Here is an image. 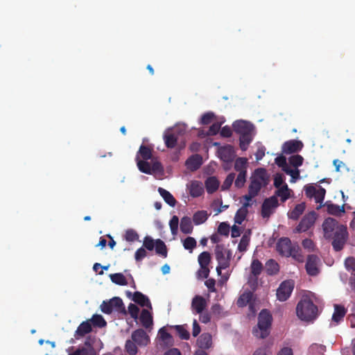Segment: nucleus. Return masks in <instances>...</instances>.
Returning a JSON list of instances; mask_svg holds the SVG:
<instances>
[{
  "label": "nucleus",
  "instance_id": "f3484780",
  "mask_svg": "<svg viewBox=\"0 0 355 355\" xmlns=\"http://www.w3.org/2000/svg\"><path fill=\"white\" fill-rule=\"evenodd\" d=\"M263 269L262 263L257 259H253L250 264V280L253 279V285L257 284L258 277Z\"/></svg>",
  "mask_w": 355,
  "mask_h": 355
},
{
  "label": "nucleus",
  "instance_id": "f8f14e48",
  "mask_svg": "<svg viewBox=\"0 0 355 355\" xmlns=\"http://www.w3.org/2000/svg\"><path fill=\"white\" fill-rule=\"evenodd\" d=\"M338 221L331 217L326 218L322 223V230L324 232V236L326 239H330L332 234L336 231L338 226Z\"/></svg>",
  "mask_w": 355,
  "mask_h": 355
},
{
  "label": "nucleus",
  "instance_id": "aec40b11",
  "mask_svg": "<svg viewBox=\"0 0 355 355\" xmlns=\"http://www.w3.org/2000/svg\"><path fill=\"white\" fill-rule=\"evenodd\" d=\"M132 300L141 306H146L152 309V305L148 297L139 291L134 293Z\"/></svg>",
  "mask_w": 355,
  "mask_h": 355
},
{
  "label": "nucleus",
  "instance_id": "0e129e2a",
  "mask_svg": "<svg viewBox=\"0 0 355 355\" xmlns=\"http://www.w3.org/2000/svg\"><path fill=\"white\" fill-rule=\"evenodd\" d=\"M164 168L162 164L158 161H153L150 165V174L163 172Z\"/></svg>",
  "mask_w": 355,
  "mask_h": 355
},
{
  "label": "nucleus",
  "instance_id": "72a5a7b5",
  "mask_svg": "<svg viewBox=\"0 0 355 355\" xmlns=\"http://www.w3.org/2000/svg\"><path fill=\"white\" fill-rule=\"evenodd\" d=\"M164 143L167 148H173L178 141V136L173 132H168L164 136Z\"/></svg>",
  "mask_w": 355,
  "mask_h": 355
},
{
  "label": "nucleus",
  "instance_id": "a19ab883",
  "mask_svg": "<svg viewBox=\"0 0 355 355\" xmlns=\"http://www.w3.org/2000/svg\"><path fill=\"white\" fill-rule=\"evenodd\" d=\"M141 157L144 160H148L152 158V149L146 146L141 145L139 149L138 155Z\"/></svg>",
  "mask_w": 355,
  "mask_h": 355
},
{
  "label": "nucleus",
  "instance_id": "e433bc0d",
  "mask_svg": "<svg viewBox=\"0 0 355 355\" xmlns=\"http://www.w3.org/2000/svg\"><path fill=\"white\" fill-rule=\"evenodd\" d=\"M155 250L157 254L166 258L167 257V248L164 242L158 239L155 240Z\"/></svg>",
  "mask_w": 355,
  "mask_h": 355
},
{
  "label": "nucleus",
  "instance_id": "f704fd0d",
  "mask_svg": "<svg viewBox=\"0 0 355 355\" xmlns=\"http://www.w3.org/2000/svg\"><path fill=\"white\" fill-rule=\"evenodd\" d=\"M208 218L207 211L202 210L196 211L193 216V221L195 225H199L204 223Z\"/></svg>",
  "mask_w": 355,
  "mask_h": 355
},
{
  "label": "nucleus",
  "instance_id": "6ab92c4d",
  "mask_svg": "<svg viewBox=\"0 0 355 355\" xmlns=\"http://www.w3.org/2000/svg\"><path fill=\"white\" fill-rule=\"evenodd\" d=\"M198 349H208L212 347V337L209 333L202 334L197 339Z\"/></svg>",
  "mask_w": 355,
  "mask_h": 355
},
{
  "label": "nucleus",
  "instance_id": "69168bd1",
  "mask_svg": "<svg viewBox=\"0 0 355 355\" xmlns=\"http://www.w3.org/2000/svg\"><path fill=\"white\" fill-rule=\"evenodd\" d=\"M220 125L221 124L216 122V123H213L209 128V130L207 131V135L208 136H214V135H216V134H218V132H219L220 129Z\"/></svg>",
  "mask_w": 355,
  "mask_h": 355
},
{
  "label": "nucleus",
  "instance_id": "680f3d73",
  "mask_svg": "<svg viewBox=\"0 0 355 355\" xmlns=\"http://www.w3.org/2000/svg\"><path fill=\"white\" fill-rule=\"evenodd\" d=\"M218 233L221 235L228 236L230 233V225L225 222L220 223L218 227Z\"/></svg>",
  "mask_w": 355,
  "mask_h": 355
},
{
  "label": "nucleus",
  "instance_id": "473e14b6",
  "mask_svg": "<svg viewBox=\"0 0 355 355\" xmlns=\"http://www.w3.org/2000/svg\"><path fill=\"white\" fill-rule=\"evenodd\" d=\"M158 192L168 205L171 207H174L177 201L169 191L159 187L158 189Z\"/></svg>",
  "mask_w": 355,
  "mask_h": 355
},
{
  "label": "nucleus",
  "instance_id": "09e8293b",
  "mask_svg": "<svg viewBox=\"0 0 355 355\" xmlns=\"http://www.w3.org/2000/svg\"><path fill=\"white\" fill-rule=\"evenodd\" d=\"M248 213V211H245L241 208H239L234 216V222L235 223H237L239 225L242 224V223L245 219L247 214Z\"/></svg>",
  "mask_w": 355,
  "mask_h": 355
},
{
  "label": "nucleus",
  "instance_id": "4c0bfd02",
  "mask_svg": "<svg viewBox=\"0 0 355 355\" xmlns=\"http://www.w3.org/2000/svg\"><path fill=\"white\" fill-rule=\"evenodd\" d=\"M248 159L245 157H238L235 160L234 169L238 173L247 172Z\"/></svg>",
  "mask_w": 355,
  "mask_h": 355
},
{
  "label": "nucleus",
  "instance_id": "58836bf2",
  "mask_svg": "<svg viewBox=\"0 0 355 355\" xmlns=\"http://www.w3.org/2000/svg\"><path fill=\"white\" fill-rule=\"evenodd\" d=\"M110 277L111 281L117 285L125 286L128 284L125 277L121 272L111 274Z\"/></svg>",
  "mask_w": 355,
  "mask_h": 355
},
{
  "label": "nucleus",
  "instance_id": "dca6fc26",
  "mask_svg": "<svg viewBox=\"0 0 355 355\" xmlns=\"http://www.w3.org/2000/svg\"><path fill=\"white\" fill-rule=\"evenodd\" d=\"M302 148L303 144L301 141L289 140L283 144L282 152L285 154H291L301 150Z\"/></svg>",
  "mask_w": 355,
  "mask_h": 355
},
{
  "label": "nucleus",
  "instance_id": "5fc2aeb1",
  "mask_svg": "<svg viewBox=\"0 0 355 355\" xmlns=\"http://www.w3.org/2000/svg\"><path fill=\"white\" fill-rule=\"evenodd\" d=\"M325 194L326 190L322 187H319V188L317 189L315 195L313 198L315 202L322 204L324 199Z\"/></svg>",
  "mask_w": 355,
  "mask_h": 355
},
{
  "label": "nucleus",
  "instance_id": "7ed1b4c3",
  "mask_svg": "<svg viewBox=\"0 0 355 355\" xmlns=\"http://www.w3.org/2000/svg\"><path fill=\"white\" fill-rule=\"evenodd\" d=\"M272 318L269 311L263 309L259 314L257 327L252 330L253 335L259 338H265L270 334Z\"/></svg>",
  "mask_w": 355,
  "mask_h": 355
},
{
  "label": "nucleus",
  "instance_id": "cd10ccee",
  "mask_svg": "<svg viewBox=\"0 0 355 355\" xmlns=\"http://www.w3.org/2000/svg\"><path fill=\"white\" fill-rule=\"evenodd\" d=\"M204 193V189L202 184L198 181H193L189 188V193L192 197L197 198Z\"/></svg>",
  "mask_w": 355,
  "mask_h": 355
},
{
  "label": "nucleus",
  "instance_id": "39448f33",
  "mask_svg": "<svg viewBox=\"0 0 355 355\" xmlns=\"http://www.w3.org/2000/svg\"><path fill=\"white\" fill-rule=\"evenodd\" d=\"M349 238V234L346 225H340L337 227L336 231L332 234V237L330 239L332 240L331 245L333 249L336 252L342 250Z\"/></svg>",
  "mask_w": 355,
  "mask_h": 355
},
{
  "label": "nucleus",
  "instance_id": "20e7f679",
  "mask_svg": "<svg viewBox=\"0 0 355 355\" xmlns=\"http://www.w3.org/2000/svg\"><path fill=\"white\" fill-rule=\"evenodd\" d=\"M268 180L267 172L265 168H259L255 169L253 175L250 178L248 191L257 196L261 188L268 184Z\"/></svg>",
  "mask_w": 355,
  "mask_h": 355
},
{
  "label": "nucleus",
  "instance_id": "6e6552de",
  "mask_svg": "<svg viewBox=\"0 0 355 355\" xmlns=\"http://www.w3.org/2000/svg\"><path fill=\"white\" fill-rule=\"evenodd\" d=\"M214 254L218 264H222L225 267L230 266L232 255L230 250L227 249L223 244H218L215 247Z\"/></svg>",
  "mask_w": 355,
  "mask_h": 355
},
{
  "label": "nucleus",
  "instance_id": "0eeeda50",
  "mask_svg": "<svg viewBox=\"0 0 355 355\" xmlns=\"http://www.w3.org/2000/svg\"><path fill=\"white\" fill-rule=\"evenodd\" d=\"M317 219V214L314 211H310L306 214L299 224L296 226V227L293 230L294 233H302L305 232L309 230L311 227H312Z\"/></svg>",
  "mask_w": 355,
  "mask_h": 355
},
{
  "label": "nucleus",
  "instance_id": "ddd939ff",
  "mask_svg": "<svg viewBox=\"0 0 355 355\" xmlns=\"http://www.w3.org/2000/svg\"><path fill=\"white\" fill-rule=\"evenodd\" d=\"M218 153L220 159L225 162H232L236 156L234 148L231 145L220 147Z\"/></svg>",
  "mask_w": 355,
  "mask_h": 355
},
{
  "label": "nucleus",
  "instance_id": "338daca9",
  "mask_svg": "<svg viewBox=\"0 0 355 355\" xmlns=\"http://www.w3.org/2000/svg\"><path fill=\"white\" fill-rule=\"evenodd\" d=\"M147 256V252L144 247L137 250L135 254V258L137 261H140Z\"/></svg>",
  "mask_w": 355,
  "mask_h": 355
},
{
  "label": "nucleus",
  "instance_id": "e2e57ef3",
  "mask_svg": "<svg viewBox=\"0 0 355 355\" xmlns=\"http://www.w3.org/2000/svg\"><path fill=\"white\" fill-rule=\"evenodd\" d=\"M302 245L303 248L309 252H313L315 250V244L310 239H305L302 241Z\"/></svg>",
  "mask_w": 355,
  "mask_h": 355
},
{
  "label": "nucleus",
  "instance_id": "f03ea898",
  "mask_svg": "<svg viewBox=\"0 0 355 355\" xmlns=\"http://www.w3.org/2000/svg\"><path fill=\"white\" fill-rule=\"evenodd\" d=\"M297 317L304 321H313L319 314L318 306L308 297H303L296 306Z\"/></svg>",
  "mask_w": 355,
  "mask_h": 355
},
{
  "label": "nucleus",
  "instance_id": "1a4fd4ad",
  "mask_svg": "<svg viewBox=\"0 0 355 355\" xmlns=\"http://www.w3.org/2000/svg\"><path fill=\"white\" fill-rule=\"evenodd\" d=\"M279 206L278 199L275 196L266 198L261 205V214L263 218H268Z\"/></svg>",
  "mask_w": 355,
  "mask_h": 355
},
{
  "label": "nucleus",
  "instance_id": "bf43d9fd",
  "mask_svg": "<svg viewBox=\"0 0 355 355\" xmlns=\"http://www.w3.org/2000/svg\"><path fill=\"white\" fill-rule=\"evenodd\" d=\"M179 218L177 216H173L169 221V226L173 234H175L178 230Z\"/></svg>",
  "mask_w": 355,
  "mask_h": 355
},
{
  "label": "nucleus",
  "instance_id": "603ef678",
  "mask_svg": "<svg viewBox=\"0 0 355 355\" xmlns=\"http://www.w3.org/2000/svg\"><path fill=\"white\" fill-rule=\"evenodd\" d=\"M175 329L180 336V338L182 340H189L190 338V334L189 331L182 325H176Z\"/></svg>",
  "mask_w": 355,
  "mask_h": 355
},
{
  "label": "nucleus",
  "instance_id": "13d9d810",
  "mask_svg": "<svg viewBox=\"0 0 355 355\" xmlns=\"http://www.w3.org/2000/svg\"><path fill=\"white\" fill-rule=\"evenodd\" d=\"M155 245V240L153 239L150 236H146L144 239L143 246L148 250H153Z\"/></svg>",
  "mask_w": 355,
  "mask_h": 355
},
{
  "label": "nucleus",
  "instance_id": "774afa93",
  "mask_svg": "<svg viewBox=\"0 0 355 355\" xmlns=\"http://www.w3.org/2000/svg\"><path fill=\"white\" fill-rule=\"evenodd\" d=\"M345 266L347 270H352L355 272V258L353 257H347L345 261Z\"/></svg>",
  "mask_w": 355,
  "mask_h": 355
},
{
  "label": "nucleus",
  "instance_id": "052dcab7",
  "mask_svg": "<svg viewBox=\"0 0 355 355\" xmlns=\"http://www.w3.org/2000/svg\"><path fill=\"white\" fill-rule=\"evenodd\" d=\"M305 195L309 198H314L317 189L312 184H306L304 188Z\"/></svg>",
  "mask_w": 355,
  "mask_h": 355
},
{
  "label": "nucleus",
  "instance_id": "37998d69",
  "mask_svg": "<svg viewBox=\"0 0 355 355\" xmlns=\"http://www.w3.org/2000/svg\"><path fill=\"white\" fill-rule=\"evenodd\" d=\"M89 321H90L91 324H93L94 327H100V328L104 327L107 324V322L104 320L103 316L101 315H98V314H94Z\"/></svg>",
  "mask_w": 355,
  "mask_h": 355
},
{
  "label": "nucleus",
  "instance_id": "423d86ee",
  "mask_svg": "<svg viewBox=\"0 0 355 355\" xmlns=\"http://www.w3.org/2000/svg\"><path fill=\"white\" fill-rule=\"evenodd\" d=\"M101 310L106 314H110L113 311L126 314L124 304L119 297H114L109 301H103L101 305Z\"/></svg>",
  "mask_w": 355,
  "mask_h": 355
},
{
  "label": "nucleus",
  "instance_id": "c03bdc74",
  "mask_svg": "<svg viewBox=\"0 0 355 355\" xmlns=\"http://www.w3.org/2000/svg\"><path fill=\"white\" fill-rule=\"evenodd\" d=\"M252 299V293L250 292L243 293L237 300V305L240 307L245 306Z\"/></svg>",
  "mask_w": 355,
  "mask_h": 355
},
{
  "label": "nucleus",
  "instance_id": "f257e3e1",
  "mask_svg": "<svg viewBox=\"0 0 355 355\" xmlns=\"http://www.w3.org/2000/svg\"><path fill=\"white\" fill-rule=\"evenodd\" d=\"M234 131L239 135V146L242 150H246L252 141L254 126L249 121L237 120L232 124Z\"/></svg>",
  "mask_w": 355,
  "mask_h": 355
},
{
  "label": "nucleus",
  "instance_id": "4d7b16f0",
  "mask_svg": "<svg viewBox=\"0 0 355 355\" xmlns=\"http://www.w3.org/2000/svg\"><path fill=\"white\" fill-rule=\"evenodd\" d=\"M125 239L127 241L133 242L139 239V235L135 230L129 229L125 232Z\"/></svg>",
  "mask_w": 355,
  "mask_h": 355
},
{
  "label": "nucleus",
  "instance_id": "bb28decb",
  "mask_svg": "<svg viewBox=\"0 0 355 355\" xmlns=\"http://www.w3.org/2000/svg\"><path fill=\"white\" fill-rule=\"evenodd\" d=\"M347 313L346 309L344 306L335 304L334 305V312L332 315V321L338 323L340 322L343 318L345 317Z\"/></svg>",
  "mask_w": 355,
  "mask_h": 355
},
{
  "label": "nucleus",
  "instance_id": "a878e982",
  "mask_svg": "<svg viewBox=\"0 0 355 355\" xmlns=\"http://www.w3.org/2000/svg\"><path fill=\"white\" fill-rule=\"evenodd\" d=\"M292 191L288 188L286 184H284L282 187L275 191V196L277 198H280L282 202H286L291 197V192Z\"/></svg>",
  "mask_w": 355,
  "mask_h": 355
},
{
  "label": "nucleus",
  "instance_id": "c756f323",
  "mask_svg": "<svg viewBox=\"0 0 355 355\" xmlns=\"http://www.w3.org/2000/svg\"><path fill=\"white\" fill-rule=\"evenodd\" d=\"M92 331V324L89 320L80 323L76 331V335L83 337Z\"/></svg>",
  "mask_w": 355,
  "mask_h": 355
},
{
  "label": "nucleus",
  "instance_id": "9b49d317",
  "mask_svg": "<svg viewBox=\"0 0 355 355\" xmlns=\"http://www.w3.org/2000/svg\"><path fill=\"white\" fill-rule=\"evenodd\" d=\"M293 248H294V245H292L290 239L287 237L279 239L277 243V251L283 257H290Z\"/></svg>",
  "mask_w": 355,
  "mask_h": 355
},
{
  "label": "nucleus",
  "instance_id": "c9c22d12",
  "mask_svg": "<svg viewBox=\"0 0 355 355\" xmlns=\"http://www.w3.org/2000/svg\"><path fill=\"white\" fill-rule=\"evenodd\" d=\"M69 355H96V353L92 346L89 347L83 346L79 347L71 353H69Z\"/></svg>",
  "mask_w": 355,
  "mask_h": 355
},
{
  "label": "nucleus",
  "instance_id": "7c9ffc66",
  "mask_svg": "<svg viewBox=\"0 0 355 355\" xmlns=\"http://www.w3.org/2000/svg\"><path fill=\"white\" fill-rule=\"evenodd\" d=\"M265 269L268 275H275L279 271V266L275 260L270 259L266 261Z\"/></svg>",
  "mask_w": 355,
  "mask_h": 355
},
{
  "label": "nucleus",
  "instance_id": "49530a36",
  "mask_svg": "<svg viewBox=\"0 0 355 355\" xmlns=\"http://www.w3.org/2000/svg\"><path fill=\"white\" fill-rule=\"evenodd\" d=\"M291 252V257H293L295 260L300 263L304 262V256L301 252V249L300 248L299 245H295L294 248H293V250Z\"/></svg>",
  "mask_w": 355,
  "mask_h": 355
},
{
  "label": "nucleus",
  "instance_id": "2eb2a0df",
  "mask_svg": "<svg viewBox=\"0 0 355 355\" xmlns=\"http://www.w3.org/2000/svg\"><path fill=\"white\" fill-rule=\"evenodd\" d=\"M131 338L139 346H146L150 342V338L142 329H138L132 333Z\"/></svg>",
  "mask_w": 355,
  "mask_h": 355
},
{
  "label": "nucleus",
  "instance_id": "9d476101",
  "mask_svg": "<svg viewBox=\"0 0 355 355\" xmlns=\"http://www.w3.org/2000/svg\"><path fill=\"white\" fill-rule=\"evenodd\" d=\"M294 288V284L292 281L286 280L282 282L277 290V298L284 302L291 296Z\"/></svg>",
  "mask_w": 355,
  "mask_h": 355
},
{
  "label": "nucleus",
  "instance_id": "a18cd8bd",
  "mask_svg": "<svg viewBox=\"0 0 355 355\" xmlns=\"http://www.w3.org/2000/svg\"><path fill=\"white\" fill-rule=\"evenodd\" d=\"M250 243V236L245 234L242 236L241 241L238 245V250L239 252H245Z\"/></svg>",
  "mask_w": 355,
  "mask_h": 355
},
{
  "label": "nucleus",
  "instance_id": "de8ad7c7",
  "mask_svg": "<svg viewBox=\"0 0 355 355\" xmlns=\"http://www.w3.org/2000/svg\"><path fill=\"white\" fill-rule=\"evenodd\" d=\"M247 178V172H241L239 173L235 181L234 186L235 187L240 189L242 188L246 182Z\"/></svg>",
  "mask_w": 355,
  "mask_h": 355
},
{
  "label": "nucleus",
  "instance_id": "3c124183",
  "mask_svg": "<svg viewBox=\"0 0 355 355\" xmlns=\"http://www.w3.org/2000/svg\"><path fill=\"white\" fill-rule=\"evenodd\" d=\"M125 351L130 355H135L137 353V347L136 343L130 340H128L125 343Z\"/></svg>",
  "mask_w": 355,
  "mask_h": 355
},
{
  "label": "nucleus",
  "instance_id": "c85d7f7f",
  "mask_svg": "<svg viewBox=\"0 0 355 355\" xmlns=\"http://www.w3.org/2000/svg\"><path fill=\"white\" fill-rule=\"evenodd\" d=\"M140 322L146 329L153 325V316L147 309H143L140 314Z\"/></svg>",
  "mask_w": 355,
  "mask_h": 355
},
{
  "label": "nucleus",
  "instance_id": "393cba45",
  "mask_svg": "<svg viewBox=\"0 0 355 355\" xmlns=\"http://www.w3.org/2000/svg\"><path fill=\"white\" fill-rule=\"evenodd\" d=\"M306 209L304 202H302L295 205L293 210L288 213V217L290 219L297 220L300 216L304 213Z\"/></svg>",
  "mask_w": 355,
  "mask_h": 355
},
{
  "label": "nucleus",
  "instance_id": "864d4df0",
  "mask_svg": "<svg viewBox=\"0 0 355 355\" xmlns=\"http://www.w3.org/2000/svg\"><path fill=\"white\" fill-rule=\"evenodd\" d=\"M197 243L194 238L189 236L183 242V246L186 250H193L196 247Z\"/></svg>",
  "mask_w": 355,
  "mask_h": 355
},
{
  "label": "nucleus",
  "instance_id": "412c9836",
  "mask_svg": "<svg viewBox=\"0 0 355 355\" xmlns=\"http://www.w3.org/2000/svg\"><path fill=\"white\" fill-rule=\"evenodd\" d=\"M202 164V157L198 155H193L186 161V165L191 171H196Z\"/></svg>",
  "mask_w": 355,
  "mask_h": 355
},
{
  "label": "nucleus",
  "instance_id": "ea45409f",
  "mask_svg": "<svg viewBox=\"0 0 355 355\" xmlns=\"http://www.w3.org/2000/svg\"><path fill=\"white\" fill-rule=\"evenodd\" d=\"M136 160L138 168L141 172L146 174H150V164L147 160H141L138 156H137Z\"/></svg>",
  "mask_w": 355,
  "mask_h": 355
},
{
  "label": "nucleus",
  "instance_id": "4468645a",
  "mask_svg": "<svg viewBox=\"0 0 355 355\" xmlns=\"http://www.w3.org/2000/svg\"><path fill=\"white\" fill-rule=\"evenodd\" d=\"M320 259L315 254H309L307 257L306 263V270L308 275L311 276H315L319 273L318 263Z\"/></svg>",
  "mask_w": 355,
  "mask_h": 355
},
{
  "label": "nucleus",
  "instance_id": "5701e85b",
  "mask_svg": "<svg viewBox=\"0 0 355 355\" xmlns=\"http://www.w3.org/2000/svg\"><path fill=\"white\" fill-rule=\"evenodd\" d=\"M205 188L208 193H214L219 187V181L215 176L208 178L205 182Z\"/></svg>",
  "mask_w": 355,
  "mask_h": 355
},
{
  "label": "nucleus",
  "instance_id": "4be33fe9",
  "mask_svg": "<svg viewBox=\"0 0 355 355\" xmlns=\"http://www.w3.org/2000/svg\"><path fill=\"white\" fill-rule=\"evenodd\" d=\"M207 306L205 298L200 295L195 296L191 302V306L197 313H201Z\"/></svg>",
  "mask_w": 355,
  "mask_h": 355
},
{
  "label": "nucleus",
  "instance_id": "6e6d98bb",
  "mask_svg": "<svg viewBox=\"0 0 355 355\" xmlns=\"http://www.w3.org/2000/svg\"><path fill=\"white\" fill-rule=\"evenodd\" d=\"M303 157L300 155H292L289 157V162L291 165L297 168L301 166L303 163Z\"/></svg>",
  "mask_w": 355,
  "mask_h": 355
},
{
  "label": "nucleus",
  "instance_id": "2f4dec72",
  "mask_svg": "<svg viewBox=\"0 0 355 355\" xmlns=\"http://www.w3.org/2000/svg\"><path fill=\"white\" fill-rule=\"evenodd\" d=\"M180 230L184 234H191L192 232V222L189 216H184L181 218Z\"/></svg>",
  "mask_w": 355,
  "mask_h": 355
},
{
  "label": "nucleus",
  "instance_id": "79ce46f5",
  "mask_svg": "<svg viewBox=\"0 0 355 355\" xmlns=\"http://www.w3.org/2000/svg\"><path fill=\"white\" fill-rule=\"evenodd\" d=\"M198 263L200 266H209L211 262V255L208 252H202L198 255Z\"/></svg>",
  "mask_w": 355,
  "mask_h": 355
},
{
  "label": "nucleus",
  "instance_id": "a211bd4d",
  "mask_svg": "<svg viewBox=\"0 0 355 355\" xmlns=\"http://www.w3.org/2000/svg\"><path fill=\"white\" fill-rule=\"evenodd\" d=\"M158 338L159 345L164 347L172 346L173 344V338L172 336L168 333L164 327L161 328L158 332Z\"/></svg>",
  "mask_w": 355,
  "mask_h": 355
},
{
  "label": "nucleus",
  "instance_id": "b1692460",
  "mask_svg": "<svg viewBox=\"0 0 355 355\" xmlns=\"http://www.w3.org/2000/svg\"><path fill=\"white\" fill-rule=\"evenodd\" d=\"M323 206L327 207V211L331 215L339 216L345 211L343 205L340 206L330 202H327Z\"/></svg>",
  "mask_w": 355,
  "mask_h": 355
},
{
  "label": "nucleus",
  "instance_id": "8fccbe9b",
  "mask_svg": "<svg viewBox=\"0 0 355 355\" xmlns=\"http://www.w3.org/2000/svg\"><path fill=\"white\" fill-rule=\"evenodd\" d=\"M235 179V173H230L224 180L222 186H221V190L222 191H226L228 190L230 187L232 186L234 180Z\"/></svg>",
  "mask_w": 355,
  "mask_h": 355
}]
</instances>
